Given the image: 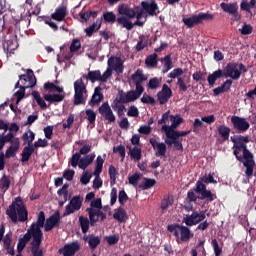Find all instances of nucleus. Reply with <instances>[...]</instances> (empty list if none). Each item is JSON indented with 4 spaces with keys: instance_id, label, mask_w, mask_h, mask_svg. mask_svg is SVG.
Returning a JSON list of instances; mask_svg holds the SVG:
<instances>
[{
    "instance_id": "nucleus-1",
    "label": "nucleus",
    "mask_w": 256,
    "mask_h": 256,
    "mask_svg": "<svg viewBox=\"0 0 256 256\" xmlns=\"http://www.w3.org/2000/svg\"><path fill=\"white\" fill-rule=\"evenodd\" d=\"M248 71L243 63L230 62L226 65L224 71L219 69L208 76L209 85L213 86L217 79L221 77H230L233 80H238L241 74H245Z\"/></svg>"
},
{
    "instance_id": "nucleus-2",
    "label": "nucleus",
    "mask_w": 256,
    "mask_h": 256,
    "mask_svg": "<svg viewBox=\"0 0 256 256\" xmlns=\"http://www.w3.org/2000/svg\"><path fill=\"white\" fill-rule=\"evenodd\" d=\"M206 184L208 183H217V181L214 179L212 174H209L208 176L201 177L196 182V187L194 188L195 193H198L200 195L199 199L201 201L206 200L207 203H212L217 199L216 194L212 193L210 190L207 189Z\"/></svg>"
},
{
    "instance_id": "nucleus-3",
    "label": "nucleus",
    "mask_w": 256,
    "mask_h": 256,
    "mask_svg": "<svg viewBox=\"0 0 256 256\" xmlns=\"http://www.w3.org/2000/svg\"><path fill=\"white\" fill-rule=\"evenodd\" d=\"M44 223H45V212L41 211L38 214L37 221L31 225L30 229H28L27 233L23 237L19 238L18 245H17L18 253H21V251L25 249V247L27 246V243L31 241V238L33 241V232L41 231V228H43Z\"/></svg>"
},
{
    "instance_id": "nucleus-4",
    "label": "nucleus",
    "mask_w": 256,
    "mask_h": 256,
    "mask_svg": "<svg viewBox=\"0 0 256 256\" xmlns=\"http://www.w3.org/2000/svg\"><path fill=\"white\" fill-rule=\"evenodd\" d=\"M6 213L13 223H17V220L21 222L27 221V208H25V204H23L21 198H16Z\"/></svg>"
},
{
    "instance_id": "nucleus-5",
    "label": "nucleus",
    "mask_w": 256,
    "mask_h": 256,
    "mask_svg": "<svg viewBox=\"0 0 256 256\" xmlns=\"http://www.w3.org/2000/svg\"><path fill=\"white\" fill-rule=\"evenodd\" d=\"M6 141L7 143H10V147L7 148L5 154L3 152L0 153V171L5 169V157L7 159L15 157L17 155V151H19V148L21 147V140H19L18 137H15L14 134H6Z\"/></svg>"
},
{
    "instance_id": "nucleus-6",
    "label": "nucleus",
    "mask_w": 256,
    "mask_h": 256,
    "mask_svg": "<svg viewBox=\"0 0 256 256\" xmlns=\"http://www.w3.org/2000/svg\"><path fill=\"white\" fill-rule=\"evenodd\" d=\"M45 91H48V94L44 95L45 101L49 103H59L64 99L63 87H60L57 82H47L44 84Z\"/></svg>"
},
{
    "instance_id": "nucleus-7",
    "label": "nucleus",
    "mask_w": 256,
    "mask_h": 256,
    "mask_svg": "<svg viewBox=\"0 0 256 256\" xmlns=\"http://www.w3.org/2000/svg\"><path fill=\"white\" fill-rule=\"evenodd\" d=\"M87 97H89L87 85L83 82V78H80L74 82L73 104L75 106L85 105L87 103Z\"/></svg>"
},
{
    "instance_id": "nucleus-8",
    "label": "nucleus",
    "mask_w": 256,
    "mask_h": 256,
    "mask_svg": "<svg viewBox=\"0 0 256 256\" xmlns=\"http://www.w3.org/2000/svg\"><path fill=\"white\" fill-rule=\"evenodd\" d=\"M167 229L168 232L173 234L176 239H180L181 242H188L194 236L188 226H183L177 223L168 225Z\"/></svg>"
},
{
    "instance_id": "nucleus-9",
    "label": "nucleus",
    "mask_w": 256,
    "mask_h": 256,
    "mask_svg": "<svg viewBox=\"0 0 256 256\" xmlns=\"http://www.w3.org/2000/svg\"><path fill=\"white\" fill-rule=\"evenodd\" d=\"M238 151H243V159H245V162L243 163L244 167H246V175L249 179L253 177V171L255 167V161L253 160V154L246 149L245 146L239 145Z\"/></svg>"
},
{
    "instance_id": "nucleus-10",
    "label": "nucleus",
    "mask_w": 256,
    "mask_h": 256,
    "mask_svg": "<svg viewBox=\"0 0 256 256\" xmlns=\"http://www.w3.org/2000/svg\"><path fill=\"white\" fill-rule=\"evenodd\" d=\"M213 19V15L209 13H199L198 15H193L189 18H183V23L187 28H193L196 25L202 24L203 21H210Z\"/></svg>"
},
{
    "instance_id": "nucleus-11",
    "label": "nucleus",
    "mask_w": 256,
    "mask_h": 256,
    "mask_svg": "<svg viewBox=\"0 0 256 256\" xmlns=\"http://www.w3.org/2000/svg\"><path fill=\"white\" fill-rule=\"evenodd\" d=\"M41 241H43V232H41V230H35L33 232V240L31 242V247H30L32 256H43Z\"/></svg>"
},
{
    "instance_id": "nucleus-12",
    "label": "nucleus",
    "mask_w": 256,
    "mask_h": 256,
    "mask_svg": "<svg viewBox=\"0 0 256 256\" xmlns=\"http://www.w3.org/2000/svg\"><path fill=\"white\" fill-rule=\"evenodd\" d=\"M205 219H206V214H205L204 211H201V212L194 211L191 215L187 214L183 218V223L187 227H193V226H196V225L200 224Z\"/></svg>"
},
{
    "instance_id": "nucleus-13",
    "label": "nucleus",
    "mask_w": 256,
    "mask_h": 256,
    "mask_svg": "<svg viewBox=\"0 0 256 256\" xmlns=\"http://www.w3.org/2000/svg\"><path fill=\"white\" fill-rule=\"evenodd\" d=\"M83 206V197L81 196H74L68 205H66L65 208V216H69L71 214H74L75 212H78L81 210V207Z\"/></svg>"
},
{
    "instance_id": "nucleus-14",
    "label": "nucleus",
    "mask_w": 256,
    "mask_h": 256,
    "mask_svg": "<svg viewBox=\"0 0 256 256\" xmlns=\"http://www.w3.org/2000/svg\"><path fill=\"white\" fill-rule=\"evenodd\" d=\"M98 112L101 115V117L108 123L115 122L116 117H115L108 101L102 103V105L98 108Z\"/></svg>"
},
{
    "instance_id": "nucleus-15",
    "label": "nucleus",
    "mask_w": 256,
    "mask_h": 256,
    "mask_svg": "<svg viewBox=\"0 0 256 256\" xmlns=\"http://www.w3.org/2000/svg\"><path fill=\"white\" fill-rule=\"evenodd\" d=\"M27 73V75H20L19 79L22 83L21 87L24 89H31V87H35V85H37V79L35 78V74H33L32 70H28Z\"/></svg>"
},
{
    "instance_id": "nucleus-16",
    "label": "nucleus",
    "mask_w": 256,
    "mask_h": 256,
    "mask_svg": "<svg viewBox=\"0 0 256 256\" xmlns=\"http://www.w3.org/2000/svg\"><path fill=\"white\" fill-rule=\"evenodd\" d=\"M231 122L233 124V128L238 130V132H245L250 127L249 122L243 117L232 116Z\"/></svg>"
},
{
    "instance_id": "nucleus-17",
    "label": "nucleus",
    "mask_w": 256,
    "mask_h": 256,
    "mask_svg": "<svg viewBox=\"0 0 256 256\" xmlns=\"http://www.w3.org/2000/svg\"><path fill=\"white\" fill-rule=\"evenodd\" d=\"M61 221V216L59 215V211H56L49 218L46 219L43 227L45 231H51L54 227H59V222Z\"/></svg>"
},
{
    "instance_id": "nucleus-18",
    "label": "nucleus",
    "mask_w": 256,
    "mask_h": 256,
    "mask_svg": "<svg viewBox=\"0 0 256 256\" xmlns=\"http://www.w3.org/2000/svg\"><path fill=\"white\" fill-rule=\"evenodd\" d=\"M86 212L89 215L91 226H95V224L99 221V218L101 219V221H104L106 219V215L100 210H95L93 208H87Z\"/></svg>"
},
{
    "instance_id": "nucleus-19",
    "label": "nucleus",
    "mask_w": 256,
    "mask_h": 256,
    "mask_svg": "<svg viewBox=\"0 0 256 256\" xmlns=\"http://www.w3.org/2000/svg\"><path fill=\"white\" fill-rule=\"evenodd\" d=\"M26 5H29L31 9L26 12V15L31 17V15H39L41 13V5H43V0H26Z\"/></svg>"
},
{
    "instance_id": "nucleus-20",
    "label": "nucleus",
    "mask_w": 256,
    "mask_h": 256,
    "mask_svg": "<svg viewBox=\"0 0 256 256\" xmlns=\"http://www.w3.org/2000/svg\"><path fill=\"white\" fill-rule=\"evenodd\" d=\"M172 97V90L167 84L162 86V90L157 93L158 101L161 105H164Z\"/></svg>"
},
{
    "instance_id": "nucleus-21",
    "label": "nucleus",
    "mask_w": 256,
    "mask_h": 256,
    "mask_svg": "<svg viewBox=\"0 0 256 256\" xmlns=\"http://www.w3.org/2000/svg\"><path fill=\"white\" fill-rule=\"evenodd\" d=\"M115 100H118V102H121L122 104L130 103L135 100H137L134 96V91L130 90L128 92H124L123 90L118 91V95L115 98Z\"/></svg>"
},
{
    "instance_id": "nucleus-22",
    "label": "nucleus",
    "mask_w": 256,
    "mask_h": 256,
    "mask_svg": "<svg viewBox=\"0 0 256 256\" xmlns=\"http://www.w3.org/2000/svg\"><path fill=\"white\" fill-rule=\"evenodd\" d=\"M221 8L223 9L224 12L229 13L230 15H232L234 17L235 21H239L241 19V15L238 14L237 10H238V6L236 3H230V4H226V3H221Z\"/></svg>"
},
{
    "instance_id": "nucleus-23",
    "label": "nucleus",
    "mask_w": 256,
    "mask_h": 256,
    "mask_svg": "<svg viewBox=\"0 0 256 256\" xmlns=\"http://www.w3.org/2000/svg\"><path fill=\"white\" fill-rule=\"evenodd\" d=\"M149 143L152 145L153 149H157V152L155 153L156 157H165L167 151V146L165 143H159L155 138H151Z\"/></svg>"
},
{
    "instance_id": "nucleus-24",
    "label": "nucleus",
    "mask_w": 256,
    "mask_h": 256,
    "mask_svg": "<svg viewBox=\"0 0 256 256\" xmlns=\"http://www.w3.org/2000/svg\"><path fill=\"white\" fill-rule=\"evenodd\" d=\"M142 9L148 13L150 16L157 15L156 11L158 10V5L156 4L155 0L143 1L141 3Z\"/></svg>"
},
{
    "instance_id": "nucleus-25",
    "label": "nucleus",
    "mask_w": 256,
    "mask_h": 256,
    "mask_svg": "<svg viewBox=\"0 0 256 256\" xmlns=\"http://www.w3.org/2000/svg\"><path fill=\"white\" fill-rule=\"evenodd\" d=\"M245 143H249L248 136H239L237 138V144L234 145V155L238 161H243V157L239 156V153L243 150H238V146L243 145L245 149H248Z\"/></svg>"
},
{
    "instance_id": "nucleus-26",
    "label": "nucleus",
    "mask_w": 256,
    "mask_h": 256,
    "mask_svg": "<svg viewBox=\"0 0 256 256\" xmlns=\"http://www.w3.org/2000/svg\"><path fill=\"white\" fill-rule=\"evenodd\" d=\"M81 250L79 242H72L65 245V256H75Z\"/></svg>"
},
{
    "instance_id": "nucleus-27",
    "label": "nucleus",
    "mask_w": 256,
    "mask_h": 256,
    "mask_svg": "<svg viewBox=\"0 0 256 256\" xmlns=\"http://www.w3.org/2000/svg\"><path fill=\"white\" fill-rule=\"evenodd\" d=\"M95 153L86 155L83 158H80L79 163H78V167L79 169H87V167H89V165H91V163H93V161H95Z\"/></svg>"
},
{
    "instance_id": "nucleus-28",
    "label": "nucleus",
    "mask_w": 256,
    "mask_h": 256,
    "mask_svg": "<svg viewBox=\"0 0 256 256\" xmlns=\"http://www.w3.org/2000/svg\"><path fill=\"white\" fill-rule=\"evenodd\" d=\"M101 91L102 88L100 86L95 88L94 94L92 95L91 100L88 102L90 106H95L103 100L104 96Z\"/></svg>"
},
{
    "instance_id": "nucleus-29",
    "label": "nucleus",
    "mask_w": 256,
    "mask_h": 256,
    "mask_svg": "<svg viewBox=\"0 0 256 256\" xmlns=\"http://www.w3.org/2000/svg\"><path fill=\"white\" fill-rule=\"evenodd\" d=\"M135 12H136V8L132 9L124 4H122L118 7V13L120 15L128 17L129 19L135 18V15H136Z\"/></svg>"
},
{
    "instance_id": "nucleus-30",
    "label": "nucleus",
    "mask_w": 256,
    "mask_h": 256,
    "mask_svg": "<svg viewBox=\"0 0 256 256\" xmlns=\"http://www.w3.org/2000/svg\"><path fill=\"white\" fill-rule=\"evenodd\" d=\"M114 220H116L118 223H126L128 220V216L124 208L119 207L115 209V212L113 214Z\"/></svg>"
},
{
    "instance_id": "nucleus-31",
    "label": "nucleus",
    "mask_w": 256,
    "mask_h": 256,
    "mask_svg": "<svg viewBox=\"0 0 256 256\" xmlns=\"http://www.w3.org/2000/svg\"><path fill=\"white\" fill-rule=\"evenodd\" d=\"M101 24H102V18H98L96 22H94L91 26H89L84 30V32L86 33V36L88 37L93 36L95 32L99 31V29L101 28Z\"/></svg>"
},
{
    "instance_id": "nucleus-32",
    "label": "nucleus",
    "mask_w": 256,
    "mask_h": 256,
    "mask_svg": "<svg viewBox=\"0 0 256 256\" xmlns=\"http://www.w3.org/2000/svg\"><path fill=\"white\" fill-rule=\"evenodd\" d=\"M34 151H35L34 145H27L26 147H24L21 154L22 163H27V161H29V159L31 158V155H33Z\"/></svg>"
},
{
    "instance_id": "nucleus-33",
    "label": "nucleus",
    "mask_w": 256,
    "mask_h": 256,
    "mask_svg": "<svg viewBox=\"0 0 256 256\" xmlns=\"http://www.w3.org/2000/svg\"><path fill=\"white\" fill-rule=\"evenodd\" d=\"M127 149H129V155L131 157V159H134L135 161H140L141 157H142V150L140 147H131V146H127Z\"/></svg>"
},
{
    "instance_id": "nucleus-34",
    "label": "nucleus",
    "mask_w": 256,
    "mask_h": 256,
    "mask_svg": "<svg viewBox=\"0 0 256 256\" xmlns=\"http://www.w3.org/2000/svg\"><path fill=\"white\" fill-rule=\"evenodd\" d=\"M81 78L82 80L83 79L90 80L92 83L100 81V70L88 71V74L87 75L84 74Z\"/></svg>"
},
{
    "instance_id": "nucleus-35",
    "label": "nucleus",
    "mask_w": 256,
    "mask_h": 256,
    "mask_svg": "<svg viewBox=\"0 0 256 256\" xmlns=\"http://www.w3.org/2000/svg\"><path fill=\"white\" fill-rule=\"evenodd\" d=\"M51 17L52 19H55V21H63V19H65V6L62 5L56 8Z\"/></svg>"
},
{
    "instance_id": "nucleus-36",
    "label": "nucleus",
    "mask_w": 256,
    "mask_h": 256,
    "mask_svg": "<svg viewBox=\"0 0 256 256\" xmlns=\"http://www.w3.org/2000/svg\"><path fill=\"white\" fill-rule=\"evenodd\" d=\"M156 185V180L152 178H143L142 183L139 185V189L142 191H146L147 189H151Z\"/></svg>"
},
{
    "instance_id": "nucleus-37",
    "label": "nucleus",
    "mask_w": 256,
    "mask_h": 256,
    "mask_svg": "<svg viewBox=\"0 0 256 256\" xmlns=\"http://www.w3.org/2000/svg\"><path fill=\"white\" fill-rule=\"evenodd\" d=\"M131 79L135 84H142L143 81L147 80V77L143 74L141 69H138L132 76Z\"/></svg>"
},
{
    "instance_id": "nucleus-38",
    "label": "nucleus",
    "mask_w": 256,
    "mask_h": 256,
    "mask_svg": "<svg viewBox=\"0 0 256 256\" xmlns=\"http://www.w3.org/2000/svg\"><path fill=\"white\" fill-rule=\"evenodd\" d=\"M108 65L109 66H113L115 65V70L119 73H122L123 72V64L121 62V60L119 58H114V57H111L110 59H108Z\"/></svg>"
},
{
    "instance_id": "nucleus-39",
    "label": "nucleus",
    "mask_w": 256,
    "mask_h": 256,
    "mask_svg": "<svg viewBox=\"0 0 256 256\" xmlns=\"http://www.w3.org/2000/svg\"><path fill=\"white\" fill-rule=\"evenodd\" d=\"M217 130L221 139H223V141H228L231 131L230 128L225 125H220Z\"/></svg>"
},
{
    "instance_id": "nucleus-40",
    "label": "nucleus",
    "mask_w": 256,
    "mask_h": 256,
    "mask_svg": "<svg viewBox=\"0 0 256 256\" xmlns=\"http://www.w3.org/2000/svg\"><path fill=\"white\" fill-rule=\"evenodd\" d=\"M111 107L114 111L117 112L118 116H122L124 114V111L126 110L124 104H122L121 102H118L117 99H115L112 104Z\"/></svg>"
},
{
    "instance_id": "nucleus-41",
    "label": "nucleus",
    "mask_w": 256,
    "mask_h": 256,
    "mask_svg": "<svg viewBox=\"0 0 256 256\" xmlns=\"http://www.w3.org/2000/svg\"><path fill=\"white\" fill-rule=\"evenodd\" d=\"M98 14H99V12H97V11H87V12L81 11V12L79 13V16H80V18L82 19L81 22H87L88 20L91 19V17H92V18H97V15H98Z\"/></svg>"
},
{
    "instance_id": "nucleus-42",
    "label": "nucleus",
    "mask_w": 256,
    "mask_h": 256,
    "mask_svg": "<svg viewBox=\"0 0 256 256\" xmlns=\"http://www.w3.org/2000/svg\"><path fill=\"white\" fill-rule=\"evenodd\" d=\"M100 243H101V239L99 238V236H95L93 234L89 235L88 244L91 250L97 249Z\"/></svg>"
},
{
    "instance_id": "nucleus-43",
    "label": "nucleus",
    "mask_w": 256,
    "mask_h": 256,
    "mask_svg": "<svg viewBox=\"0 0 256 256\" xmlns=\"http://www.w3.org/2000/svg\"><path fill=\"white\" fill-rule=\"evenodd\" d=\"M116 21L122 28H126L127 30H131L134 27V24L123 16L116 18Z\"/></svg>"
},
{
    "instance_id": "nucleus-44",
    "label": "nucleus",
    "mask_w": 256,
    "mask_h": 256,
    "mask_svg": "<svg viewBox=\"0 0 256 256\" xmlns=\"http://www.w3.org/2000/svg\"><path fill=\"white\" fill-rule=\"evenodd\" d=\"M105 23L113 24L117 21L116 15L112 11H106L103 13L102 21Z\"/></svg>"
},
{
    "instance_id": "nucleus-45",
    "label": "nucleus",
    "mask_w": 256,
    "mask_h": 256,
    "mask_svg": "<svg viewBox=\"0 0 256 256\" xmlns=\"http://www.w3.org/2000/svg\"><path fill=\"white\" fill-rule=\"evenodd\" d=\"M4 49L8 55H13L15 49H17V43L13 42V40H7L4 44Z\"/></svg>"
},
{
    "instance_id": "nucleus-46",
    "label": "nucleus",
    "mask_w": 256,
    "mask_h": 256,
    "mask_svg": "<svg viewBox=\"0 0 256 256\" xmlns=\"http://www.w3.org/2000/svg\"><path fill=\"white\" fill-rule=\"evenodd\" d=\"M32 97L35 99L36 103H38L41 109H47V103H45V100L41 98V94L38 91H33Z\"/></svg>"
},
{
    "instance_id": "nucleus-47",
    "label": "nucleus",
    "mask_w": 256,
    "mask_h": 256,
    "mask_svg": "<svg viewBox=\"0 0 256 256\" xmlns=\"http://www.w3.org/2000/svg\"><path fill=\"white\" fill-rule=\"evenodd\" d=\"M22 139L24 143H28V145H33V141H35V133L33 131L28 130L22 135Z\"/></svg>"
},
{
    "instance_id": "nucleus-48",
    "label": "nucleus",
    "mask_w": 256,
    "mask_h": 256,
    "mask_svg": "<svg viewBox=\"0 0 256 256\" xmlns=\"http://www.w3.org/2000/svg\"><path fill=\"white\" fill-rule=\"evenodd\" d=\"M80 227L82 229L83 234H87L89 232V218L80 216L79 217Z\"/></svg>"
},
{
    "instance_id": "nucleus-49",
    "label": "nucleus",
    "mask_w": 256,
    "mask_h": 256,
    "mask_svg": "<svg viewBox=\"0 0 256 256\" xmlns=\"http://www.w3.org/2000/svg\"><path fill=\"white\" fill-rule=\"evenodd\" d=\"M166 135V140L165 143L169 147L173 145L174 143H177L179 141V136L176 135V132L170 133V134H165Z\"/></svg>"
},
{
    "instance_id": "nucleus-50",
    "label": "nucleus",
    "mask_w": 256,
    "mask_h": 256,
    "mask_svg": "<svg viewBox=\"0 0 256 256\" xmlns=\"http://www.w3.org/2000/svg\"><path fill=\"white\" fill-rule=\"evenodd\" d=\"M148 46V40L146 39V37L144 35H140L139 36V41L135 47V49L140 52L142 51L144 48H146Z\"/></svg>"
},
{
    "instance_id": "nucleus-51",
    "label": "nucleus",
    "mask_w": 256,
    "mask_h": 256,
    "mask_svg": "<svg viewBox=\"0 0 256 256\" xmlns=\"http://www.w3.org/2000/svg\"><path fill=\"white\" fill-rule=\"evenodd\" d=\"M162 61H164L162 73H167L172 68V59L170 55L165 56Z\"/></svg>"
},
{
    "instance_id": "nucleus-52",
    "label": "nucleus",
    "mask_w": 256,
    "mask_h": 256,
    "mask_svg": "<svg viewBox=\"0 0 256 256\" xmlns=\"http://www.w3.org/2000/svg\"><path fill=\"white\" fill-rule=\"evenodd\" d=\"M108 174L110 177V185L111 187H113V185H115L116 183V175H117V170L113 165L109 166Z\"/></svg>"
},
{
    "instance_id": "nucleus-53",
    "label": "nucleus",
    "mask_w": 256,
    "mask_h": 256,
    "mask_svg": "<svg viewBox=\"0 0 256 256\" xmlns=\"http://www.w3.org/2000/svg\"><path fill=\"white\" fill-rule=\"evenodd\" d=\"M11 185V180L7 177V175H3L0 180V187L5 192L9 189Z\"/></svg>"
},
{
    "instance_id": "nucleus-54",
    "label": "nucleus",
    "mask_w": 256,
    "mask_h": 256,
    "mask_svg": "<svg viewBox=\"0 0 256 256\" xmlns=\"http://www.w3.org/2000/svg\"><path fill=\"white\" fill-rule=\"evenodd\" d=\"M103 163H104V159L101 156H98L96 159L94 175H100L103 169Z\"/></svg>"
},
{
    "instance_id": "nucleus-55",
    "label": "nucleus",
    "mask_w": 256,
    "mask_h": 256,
    "mask_svg": "<svg viewBox=\"0 0 256 256\" xmlns=\"http://www.w3.org/2000/svg\"><path fill=\"white\" fill-rule=\"evenodd\" d=\"M86 113V118L89 121L90 124H95V120H97V113L93 111L92 109H87L85 111Z\"/></svg>"
},
{
    "instance_id": "nucleus-56",
    "label": "nucleus",
    "mask_w": 256,
    "mask_h": 256,
    "mask_svg": "<svg viewBox=\"0 0 256 256\" xmlns=\"http://www.w3.org/2000/svg\"><path fill=\"white\" fill-rule=\"evenodd\" d=\"M211 246L214 250L215 256H221L223 253L222 248L219 246L217 239H212Z\"/></svg>"
},
{
    "instance_id": "nucleus-57",
    "label": "nucleus",
    "mask_w": 256,
    "mask_h": 256,
    "mask_svg": "<svg viewBox=\"0 0 256 256\" xmlns=\"http://www.w3.org/2000/svg\"><path fill=\"white\" fill-rule=\"evenodd\" d=\"M178 125L172 123L170 126L169 125H162L161 131L164 132L165 134H171L174 132H177L176 128Z\"/></svg>"
},
{
    "instance_id": "nucleus-58",
    "label": "nucleus",
    "mask_w": 256,
    "mask_h": 256,
    "mask_svg": "<svg viewBox=\"0 0 256 256\" xmlns=\"http://www.w3.org/2000/svg\"><path fill=\"white\" fill-rule=\"evenodd\" d=\"M173 205V199L170 198L169 196L165 197L163 200H162V203H161V209L162 211H167V209L169 207H171Z\"/></svg>"
},
{
    "instance_id": "nucleus-59",
    "label": "nucleus",
    "mask_w": 256,
    "mask_h": 256,
    "mask_svg": "<svg viewBox=\"0 0 256 256\" xmlns=\"http://www.w3.org/2000/svg\"><path fill=\"white\" fill-rule=\"evenodd\" d=\"M157 58H158V55L156 53L149 55L145 60L146 65L151 66V67L156 66Z\"/></svg>"
},
{
    "instance_id": "nucleus-60",
    "label": "nucleus",
    "mask_w": 256,
    "mask_h": 256,
    "mask_svg": "<svg viewBox=\"0 0 256 256\" xmlns=\"http://www.w3.org/2000/svg\"><path fill=\"white\" fill-rule=\"evenodd\" d=\"M135 13H136L135 18H137V21H136L133 25L142 27V26L144 25V22H141V21H139V20H140V19L142 18V16H143V13H144L143 8H142V9L136 8Z\"/></svg>"
},
{
    "instance_id": "nucleus-61",
    "label": "nucleus",
    "mask_w": 256,
    "mask_h": 256,
    "mask_svg": "<svg viewBox=\"0 0 256 256\" xmlns=\"http://www.w3.org/2000/svg\"><path fill=\"white\" fill-rule=\"evenodd\" d=\"M128 199L129 198H128L126 192L124 190H120L119 195H118V201H119V204L121 205V207H123L126 204Z\"/></svg>"
},
{
    "instance_id": "nucleus-62",
    "label": "nucleus",
    "mask_w": 256,
    "mask_h": 256,
    "mask_svg": "<svg viewBox=\"0 0 256 256\" xmlns=\"http://www.w3.org/2000/svg\"><path fill=\"white\" fill-rule=\"evenodd\" d=\"M169 121H171V115H170V111L168 110L162 115L161 119L158 120V124L166 125V123H168Z\"/></svg>"
},
{
    "instance_id": "nucleus-63",
    "label": "nucleus",
    "mask_w": 256,
    "mask_h": 256,
    "mask_svg": "<svg viewBox=\"0 0 256 256\" xmlns=\"http://www.w3.org/2000/svg\"><path fill=\"white\" fill-rule=\"evenodd\" d=\"M161 80H159L157 77H154L149 80L148 87L150 89H156L159 87Z\"/></svg>"
},
{
    "instance_id": "nucleus-64",
    "label": "nucleus",
    "mask_w": 256,
    "mask_h": 256,
    "mask_svg": "<svg viewBox=\"0 0 256 256\" xmlns=\"http://www.w3.org/2000/svg\"><path fill=\"white\" fill-rule=\"evenodd\" d=\"M239 31L242 35H250L253 32V27L245 23L244 26L239 29Z\"/></svg>"
}]
</instances>
